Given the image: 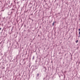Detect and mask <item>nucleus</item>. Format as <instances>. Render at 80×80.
<instances>
[{"mask_svg": "<svg viewBox=\"0 0 80 80\" xmlns=\"http://www.w3.org/2000/svg\"><path fill=\"white\" fill-rule=\"evenodd\" d=\"M41 60V59L40 58H38L36 61L35 62L36 65H40V62Z\"/></svg>", "mask_w": 80, "mask_h": 80, "instance_id": "nucleus-1", "label": "nucleus"}, {"mask_svg": "<svg viewBox=\"0 0 80 80\" xmlns=\"http://www.w3.org/2000/svg\"><path fill=\"white\" fill-rule=\"evenodd\" d=\"M12 12H9L8 13V15H12V14H13V12H14V9H12Z\"/></svg>", "mask_w": 80, "mask_h": 80, "instance_id": "nucleus-2", "label": "nucleus"}, {"mask_svg": "<svg viewBox=\"0 0 80 80\" xmlns=\"http://www.w3.org/2000/svg\"><path fill=\"white\" fill-rule=\"evenodd\" d=\"M37 68H38V66H34L33 68V70L34 71V70H36V69H37Z\"/></svg>", "mask_w": 80, "mask_h": 80, "instance_id": "nucleus-3", "label": "nucleus"}, {"mask_svg": "<svg viewBox=\"0 0 80 80\" xmlns=\"http://www.w3.org/2000/svg\"><path fill=\"white\" fill-rule=\"evenodd\" d=\"M55 23H57V22H53V23L52 24V26H54L55 25H54V24H55Z\"/></svg>", "mask_w": 80, "mask_h": 80, "instance_id": "nucleus-4", "label": "nucleus"}, {"mask_svg": "<svg viewBox=\"0 0 80 80\" xmlns=\"http://www.w3.org/2000/svg\"><path fill=\"white\" fill-rule=\"evenodd\" d=\"M44 68L45 70L44 72H46V70H47V68H46V67H44Z\"/></svg>", "mask_w": 80, "mask_h": 80, "instance_id": "nucleus-5", "label": "nucleus"}, {"mask_svg": "<svg viewBox=\"0 0 80 80\" xmlns=\"http://www.w3.org/2000/svg\"><path fill=\"white\" fill-rule=\"evenodd\" d=\"M39 73H38L37 74V76H36V77H38V76H39Z\"/></svg>", "mask_w": 80, "mask_h": 80, "instance_id": "nucleus-6", "label": "nucleus"}, {"mask_svg": "<svg viewBox=\"0 0 80 80\" xmlns=\"http://www.w3.org/2000/svg\"><path fill=\"white\" fill-rule=\"evenodd\" d=\"M13 30V27H12V28L11 31L12 32V31Z\"/></svg>", "mask_w": 80, "mask_h": 80, "instance_id": "nucleus-7", "label": "nucleus"}, {"mask_svg": "<svg viewBox=\"0 0 80 80\" xmlns=\"http://www.w3.org/2000/svg\"><path fill=\"white\" fill-rule=\"evenodd\" d=\"M37 77H36V80H39V78H37Z\"/></svg>", "mask_w": 80, "mask_h": 80, "instance_id": "nucleus-8", "label": "nucleus"}, {"mask_svg": "<svg viewBox=\"0 0 80 80\" xmlns=\"http://www.w3.org/2000/svg\"><path fill=\"white\" fill-rule=\"evenodd\" d=\"M78 40H76V43H78Z\"/></svg>", "mask_w": 80, "mask_h": 80, "instance_id": "nucleus-9", "label": "nucleus"}, {"mask_svg": "<svg viewBox=\"0 0 80 80\" xmlns=\"http://www.w3.org/2000/svg\"><path fill=\"white\" fill-rule=\"evenodd\" d=\"M34 58H35V56H33L32 57V60H34Z\"/></svg>", "mask_w": 80, "mask_h": 80, "instance_id": "nucleus-10", "label": "nucleus"}, {"mask_svg": "<svg viewBox=\"0 0 80 80\" xmlns=\"http://www.w3.org/2000/svg\"><path fill=\"white\" fill-rule=\"evenodd\" d=\"M16 60H17L18 59V56H17L16 57Z\"/></svg>", "mask_w": 80, "mask_h": 80, "instance_id": "nucleus-11", "label": "nucleus"}, {"mask_svg": "<svg viewBox=\"0 0 80 80\" xmlns=\"http://www.w3.org/2000/svg\"><path fill=\"white\" fill-rule=\"evenodd\" d=\"M43 2H45V3H46V0H44Z\"/></svg>", "mask_w": 80, "mask_h": 80, "instance_id": "nucleus-12", "label": "nucleus"}, {"mask_svg": "<svg viewBox=\"0 0 80 80\" xmlns=\"http://www.w3.org/2000/svg\"><path fill=\"white\" fill-rule=\"evenodd\" d=\"M32 3H31V2H30L29 5H32Z\"/></svg>", "mask_w": 80, "mask_h": 80, "instance_id": "nucleus-13", "label": "nucleus"}, {"mask_svg": "<svg viewBox=\"0 0 80 80\" xmlns=\"http://www.w3.org/2000/svg\"><path fill=\"white\" fill-rule=\"evenodd\" d=\"M0 41H1V39H0ZM2 41H1L0 42V44H1L2 43Z\"/></svg>", "mask_w": 80, "mask_h": 80, "instance_id": "nucleus-14", "label": "nucleus"}, {"mask_svg": "<svg viewBox=\"0 0 80 80\" xmlns=\"http://www.w3.org/2000/svg\"><path fill=\"white\" fill-rule=\"evenodd\" d=\"M4 10H5V9H3L2 10V12H3Z\"/></svg>", "mask_w": 80, "mask_h": 80, "instance_id": "nucleus-15", "label": "nucleus"}, {"mask_svg": "<svg viewBox=\"0 0 80 80\" xmlns=\"http://www.w3.org/2000/svg\"><path fill=\"white\" fill-rule=\"evenodd\" d=\"M4 32H5V31H5V30H4ZM3 34H5V32H4L3 33Z\"/></svg>", "mask_w": 80, "mask_h": 80, "instance_id": "nucleus-16", "label": "nucleus"}, {"mask_svg": "<svg viewBox=\"0 0 80 80\" xmlns=\"http://www.w3.org/2000/svg\"><path fill=\"white\" fill-rule=\"evenodd\" d=\"M80 37V34H79V36H78V38H79Z\"/></svg>", "mask_w": 80, "mask_h": 80, "instance_id": "nucleus-17", "label": "nucleus"}, {"mask_svg": "<svg viewBox=\"0 0 80 80\" xmlns=\"http://www.w3.org/2000/svg\"><path fill=\"white\" fill-rule=\"evenodd\" d=\"M45 5H47V2L45 3Z\"/></svg>", "mask_w": 80, "mask_h": 80, "instance_id": "nucleus-18", "label": "nucleus"}, {"mask_svg": "<svg viewBox=\"0 0 80 80\" xmlns=\"http://www.w3.org/2000/svg\"><path fill=\"white\" fill-rule=\"evenodd\" d=\"M31 20H32V22H33V19H31Z\"/></svg>", "mask_w": 80, "mask_h": 80, "instance_id": "nucleus-19", "label": "nucleus"}, {"mask_svg": "<svg viewBox=\"0 0 80 80\" xmlns=\"http://www.w3.org/2000/svg\"><path fill=\"white\" fill-rule=\"evenodd\" d=\"M2 30V28H0V30Z\"/></svg>", "mask_w": 80, "mask_h": 80, "instance_id": "nucleus-20", "label": "nucleus"}, {"mask_svg": "<svg viewBox=\"0 0 80 80\" xmlns=\"http://www.w3.org/2000/svg\"><path fill=\"white\" fill-rule=\"evenodd\" d=\"M79 35H80V32H79Z\"/></svg>", "mask_w": 80, "mask_h": 80, "instance_id": "nucleus-21", "label": "nucleus"}, {"mask_svg": "<svg viewBox=\"0 0 80 80\" xmlns=\"http://www.w3.org/2000/svg\"><path fill=\"white\" fill-rule=\"evenodd\" d=\"M30 15H33V13H32V14H31Z\"/></svg>", "mask_w": 80, "mask_h": 80, "instance_id": "nucleus-22", "label": "nucleus"}, {"mask_svg": "<svg viewBox=\"0 0 80 80\" xmlns=\"http://www.w3.org/2000/svg\"><path fill=\"white\" fill-rule=\"evenodd\" d=\"M78 31H80V28L78 29Z\"/></svg>", "mask_w": 80, "mask_h": 80, "instance_id": "nucleus-23", "label": "nucleus"}, {"mask_svg": "<svg viewBox=\"0 0 80 80\" xmlns=\"http://www.w3.org/2000/svg\"><path fill=\"white\" fill-rule=\"evenodd\" d=\"M65 56H66V55H67V54H65Z\"/></svg>", "mask_w": 80, "mask_h": 80, "instance_id": "nucleus-24", "label": "nucleus"}, {"mask_svg": "<svg viewBox=\"0 0 80 80\" xmlns=\"http://www.w3.org/2000/svg\"><path fill=\"white\" fill-rule=\"evenodd\" d=\"M24 27H26V25H24Z\"/></svg>", "mask_w": 80, "mask_h": 80, "instance_id": "nucleus-25", "label": "nucleus"}, {"mask_svg": "<svg viewBox=\"0 0 80 80\" xmlns=\"http://www.w3.org/2000/svg\"><path fill=\"white\" fill-rule=\"evenodd\" d=\"M48 49H49V48H48L47 49V50H48Z\"/></svg>", "mask_w": 80, "mask_h": 80, "instance_id": "nucleus-26", "label": "nucleus"}, {"mask_svg": "<svg viewBox=\"0 0 80 80\" xmlns=\"http://www.w3.org/2000/svg\"><path fill=\"white\" fill-rule=\"evenodd\" d=\"M3 30H3V29H2V32H3Z\"/></svg>", "mask_w": 80, "mask_h": 80, "instance_id": "nucleus-27", "label": "nucleus"}, {"mask_svg": "<svg viewBox=\"0 0 80 80\" xmlns=\"http://www.w3.org/2000/svg\"><path fill=\"white\" fill-rule=\"evenodd\" d=\"M78 48H79V47H78V48H77V49H78Z\"/></svg>", "mask_w": 80, "mask_h": 80, "instance_id": "nucleus-28", "label": "nucleus"}, {"mask_svg": "<svg viewBox=\"0 0 80 80\" xmlns=\"http://www.w3.org/2000/svg\"><path fill=\"white\" fill-rule=\"evenodd\" d=\"M26 38V37H25L24 38Z\"/></svg>", "mask_w": 80, "mask_h": 80, "instance_id": "nucleus-29", "label": "nucleus"}, {"mask_svg": "<svg viewBox=\"0 0 80 80\" xmlns=\"http://www.w3.org/2000/svg\"><path fill=\"white\" fill-rule=\"evenodd\" d=\"M71 58H72V55H71Z\"/></svg>", "mask_w": 80, "mask_h": 80, "instance_id": "nucleus-30", "label": "nucleus"}, {"mask_svg": "<svg viewBox=\"0 0 80 80\" xmlns=\"http://www.w3.org/2000/svg\"><path fill=\"white\" fill-rule=\"evenodd\" d=\"M3 68V69H5V67H4V68Z\"/></svg>", "mask_w": 80, "mask_h": 80, "instance_id": "nucleus-31", "label": "nucleus"}, {"mask_svg": "<svg viewBox=\"0 0 80 80\" xmlns=\"http://www.w3.org/2000/svg\"><path fill=\"white\" fill-rule=\"evenodd\" d=\"M43 80H45V78H43Z\"/></svg>", "mask_w": 80, "mask_h": 80, "instance_id": "nucleus-32", "label": "nucleus"}, {"mask_svg": "<svg viewBox=\"0 0 80 80\" xmlns=\"http://www.w3.org/2000/svg\"><path fill=\"white\" fill-rule=\"evenodd\" d=\"M21 22H22V19H21Z\"/></svg>", "mask_w": 80, "mask_h": 80, "instance_id": "nucleus-33", "label": "nucleus"}, {"mask_svg": "<svg viewBox=\"0 0 80 80\" xmlns=\"http://www.w3.org/2000/svg\"><path fill=\"white\" fill-rule=\"evenodd\" d=\"M58 14H60V13H59Z\"/></svg>", "mask_w": 80, "mask_h": 80, "instance_id": "nucleus-34", "label": "nucleus"}, {"mask_svg": "<svg viewBox=\"0 0 80 80\" xmlns=\"http://www.w3.org/2000/svg\"><path fill=\"white\" fill-rule=\"evenodd\" d=\"M60 53L59 52V54H60Z\"/></svg>", "mask_w": 80, "mask_h": 80, "instance_id": "nucleus-35", "label": "nucleus"}, {"mask_svg": "<svg viewBox=\"0 0 80 80\" xmlns=\"http://www.w3.org/2000/svg\"><path fill=\"white\" fill-rule=\"evenodd\" d=\"M1 65V63H0V65Z\"/></svg>", "mask_w": 80, "mask_h": 80, "instance_id": "nucleus-36", "label": "nucleus"}, {"mask_svg": "<svg viewBox=\"0 0 80 80\" xmlns=\"http://www.w3.org/2000/svg\"><path fill=\"white\" fill-rule=\"evenodd\" d=\"M30 67V66H29V67Z\"/></svg>", "mask_w": 80, "mask_h": 80, "instance_id": "nucleus-37", "label": "nucleus"}, {"mask_svg": "<svg viewBox=\"0 0 80 80\" xmlns=\"http://www.w3.org/2000/svg\"><path fill=\"white\" fill-rule=\"evenodd\" d=\"M66 4H67L68 5V4H67V3H66Z\"/></svg>", "mask_w": 80, "mask_h": 80, "instance_id": "nucleus-38", "label": "nucleus"}, {"mask_svg": "<svg viewBox=\"0 0 80 80\" xmlns=\"http://www.w3.org/2000/svg\"><path fill=\"white\" fill-rule=\"evenodd\" d=\"M46 47H47V46H46Z\"/></svg>", "mask_w": 80, "mask_h": 80, "instance_id": "nucleus-39", "label": "nucleus"}, {"mask_svg": "<svg viewBox=\"0 0 80 80\" xmlns=\"http://www.w3.org/2000/svg\"><path fill=\"white\" fill-rule=\"evenodd\" d=\"M59 77H60V76H59Z\"/></svg>", "mask_w": 80, "mask_h": 80, "instance_id": "nucleus-40", "label": "nucleus"}, {"mask_svg": "<svg viewBox=\"0 0 80 80\" xmlns=\"http://www.w3.org/2000/svg\"><path fill=\"white\" fill-rule=\"evenodd\" d=\"M47 76H46V78H47Z\"/></svg>", "mask_w": 80, "mask_h": 80, "instance_id": "nucleus-41", "label": "nucleus"}, {"mask_svg": "<svg viewBox=\"0 0 80 80\" xmlns=\"http://www.w3.org/2000/svg\"><path fill=\"white\" fill-rule=\"evenodd\" d=\"M57 5H58V3L57 4Z\"/></svg>", "mask_w": 80, "mask_h": 80, "instance_id": "nucleus-42", "label": "nucleus"}, {"mask_svg": "<svg viewBox=\"0 0 80 80\" xmlns=\"http://www.w3.org/2000/svg\"><path fill=\"white\" fill-rule=\"evenodd\" d=\"M63 64H64V62H63Z\"/></svg>", "mask_w": 80, "mask_h": 80, "instance_id": "nucleus-43", "label": "nucleus"}, {"mask_svg": "<svg viewBox=\"0 0 80 80\" xmlns=\"http://www.w3.org/2000/svg\"><path fill=\"white\" fill-rule=\"evenodd\" d=\"M16 62H17V60H16Z\"/></svg>", "mask_w": 80, "mask_h": 80, "instance_id": "nucleus-44", "label": "nucleus"}, {"mask_svg": "<svg viewBox=\"0 0 80 80\" xmlns=\"http://www.w3.org/2000/svg\"><path fill=\"white\" fill-rule=\"evenodd\" d=\"M42 1H43V0H42Z\"/></svg>", "mask_w": 80, "mask_h": 80, "instance_id": "nucleus-45", "label": "nucleus"}, {"mask_svg": "<svg viewBox=\"0 0 80 80\" xmlns=\"http://www.w3.org/2000/svg\"><path fill=\"white\" fill-rule=\"evenodd\" d=\"M29 19H30V18H29Z\"/></svg>", "mask_w": 80, "mask_h": 80, "instance_id": "nucleus-46", "label": "nucleus"}, {"mask_svg": "<svg viewBox=\"0 0 80 80\" xmlns=\"http://www.w3.org/2000/svg\"><path fill=\"white\" fill-rule=\"evenodd\" d=\"M79 63H80V62H79Z\"/></svg>", "mask_w": 80, "mask_h": 80, "instance_id": "nucleus-47", "label": "nucleus"}, {"mask_svg": "<svg viewBox=\"0 0 80 80\" xmlns=\"http://www.w3.org/2000/svg\"><path fill=\"white\" fill-rule=\"evenodd\" d=\"M45 48H44V49H45Z\"/></svg>", "mask_w": 80, "mask_h": 80, "instance_id": "nucleus-48", "label": "nucleus"}]
</instances>
